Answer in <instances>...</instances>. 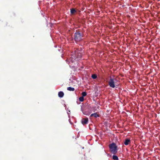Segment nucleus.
<instances>
[{
    "instance_id": "9",
    "label": "nucleus",
    "mask_w": 160,
    "mask_h": 160,
    "mask_svg": "<svg viewBox=\"0 0 160 160\" xmlns=\"http://www.w3.org/2000/svg\"><path fill=\"white\" fill-rule=\"evenodd\" d=\"M67 90L69 91H74L75 90L74 88L71 87H69L67 88Z\"/></svg>"
},
{
    "instance_id": "10",
    "label": "nucleus",
    "mask_w": 160,
    "mask_h": 160,
    "mask_svg": "<svg viewBox=\"0 0 160 160\" xmlns=\"http://www.w3.org/2000/svg\"><path fill=\"white\" fill-rule=\"evenodd\" d=\"M76 12V10L74 8H72L71 9V13L72 14H74Z\"/></svg>"
},
{
    "instance_id": "2",
    "label": "nucleus",
    "mask_w": 160,
    "mask_h": 160,
    "mask_svg": "<svg viewBox=\"0 0 160 160\" xmlns=\"http://www.w3.org/2000/svg\"><path fill=\"white\" fill-rule=\"evenodd\" d=\"M75 55H72L71 57L72 62H74L75 60H78L81 58L82 57L81 54L80 53H78L77 51H75Z\"/></svg>"
},
{
    "instance_id": "5",
    "label": "nucleus",
    "mask_w": 160,
    "mask_h": 160,
    "mask_svg": "<svg viewBox=\"0 0 160 160\" xmlns=\"http://www.w3.org/2000/svg\"><path fill=\"white\" fill-rule=\"evenodd\" d=\"M88 118H83L82 120V123L83 125L86 124H87L88 122Z\"/></svg>"
},
{
    "instance_id": "14",
    "label": "nucleus",
    "mask_w": 160,
    "mask_h": 160,
    "mask_svg": "<svg viewBox=\"0 0 160 160\" xmlns=\"http://www.w3.org/2000/svg\"><path fill=\"white\" fill-rule=\"evenodd\" d=\"M79 100L81 102H83L84 100V98L83 97H81L79 98Z\"/></svg>"
},
{
    "instance_id": "7",
    "label": "nucleus",
    "mask_w": 160,
    "mask_h": 160,
    "mask_svg": "<svg viewBox=\"0 0 160 160\" xmlns=\"http://www.w3.org/2000/svg\"><path fill=\"white\" fill-rule=\"evenodd\" d=\"M93 116L95 118H97V117H99V115L98 114L97 112H96L92 114L90 116V117H92Z\"/></svg>"
},
{
    "instance_id": "1",
    "label": "nucleus",
    "mask_w": 160,
    "mask_h": 160,
    "mask_svg": "<svg viewBox=\"0 0 160 160\" xmlns=\"http://www.w3.org/2000/svg\"><path fill=\"white\" fill-rule=\"evenodd\" d=\"M111 152L114 154H115L117 152L118 147L116 144L113 142L110 144L109 146Z\"/></svg>"
},
{
    "instance_id": "11",
    "label": "nucleus",
    "mask_w": 160,
    "mask_h": 160,
    "mask_svg": "<svg viewBox=\"0 0 160 160\" xmlns=\"http://www.w3.org/2000/svg\"><path fill=\"white\" fill-rule=\"evenodd\" d=\"M112 158L115 160H118V157L116 155H113L112 156Z\"/></svg>"
},
{
    "instance_id": "6",
    "label": "nucleus",
    "mask_w": 160,
    "mask_h": 160,
    "mask_svg": "<svg viewBox=\"0 0 160 160\" xmlns=\"http://www.w3.org/2000/svg\"><path fill=\"white\" fill-rule=\"evenodd\" d=\"M131 143V140L130 139L127 138L125 139L124 144L125 145H128Z\"/></svg>"
},
{
    "instance_id": "4",
    "label": "nucleus",
    "mask_w": 160,
    "mask_h": 160,
    "mask_svg": "<svg viewBox=\"0 0 160 160\" xmlns=\"http://www.w3.org/2000/svg\"><path fill=\"white\" fill-rule=\"evenodd\" d=\"M115 80V79L112 78L111 77H110V79L108 83L110 87L113 88L115 87L114 81Z\"/></svg>"
},
{
    "instance_id": "13",
    "label": "nucleus",
    "mask_w": 160,
    "mask_h": 160,
    "mask_svg": "<svg viewBox=\"0 0 160 160\" xmlns=\"http://www.w3.org/2000/svg\"><path fill=\"white\" fill-rule=\"evenodd\" d=\"M82 97H85L87 95V93L85 92H83L82 93Z\"/></svg>"
},
{
    "instance_id": "12",
    "label": "nucleus",
    "mask_w": 160,
    "mask_h": 160,
    "mask_svg": "<svg viewBox=\"0 0 160 160\" xmlns=\"http://www.w3.org/2000/svg\"><path fill=\"white\" fill-rule=\"evenodd\" d=\"M92 78L95 79L97 78V76L96 74H92Z\"/></svg>"
},
{
    "instance_id": "3",
    "label": "nucleus",
    "mask_w": 160,
    "mask_h": 160,
    "mask_svg": "<svg viewBox=\"0 0 160 160\" xmlns=\"http://www.w3.org/2000/svg\"><path fill=\"white\" fill-rule=\"evenodd\" d=\"M82 34L79 32H76L74 34V39L76 42L80 41L82 39Z\"/></svg>"
},
{
    "instance_id": "8",
    "label": "nucleus",
    "mask_w": 160,
    "mask_h": 160,
    "mask_svg": "<svg viewBox=\"0 0 160 160\" xmlns=\"http://www.w3.org/2000/svg\"><path fill=\"white\" fill-rule=\"evenodd\" d=\"M58 96L60 98H62L63 96L64 93L60 91L58 92Z\"/></svg>"
}]
</instances>
